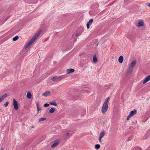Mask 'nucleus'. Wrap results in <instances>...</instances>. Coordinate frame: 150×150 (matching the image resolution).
<instances>
[{"label":"nucleus","instance_id":"5701e85b","mask_svg":"<svg viewBox=\"0 0 150 150\" xmlns=\"http://www.w3.org/2000/svg\"><path fill=\"white\" fill-rule=\"evenodd\" d=\"M18 38L19 37L18 36H16L13 38V41H16L18 39Z\"/></svg>","mask_w":150,"mask_h":150},{"label":"nucleus","instance_id":"f257e3e1","mask_svg":"<svg viewBox=\"0 0 150 150\" xmlns=\"http://www.w3.org/2000/svg\"><path fill=\"white\" fill-rule=\"evenodd\" d=\"M42 30H40L37 32L35 35L25 45V49L27 48L28 47L30 46L37 39L39 36L40 35L41 33Z\"/></svg>","mask_w":150,"mask_h":150},{"label":"nucleus","instance_id":"423d86ee","mask_svg":"<svg viewBox=\"0 0 150 150\" xmlns=\"http://www.w3.org/2000/svg\"><path fill=\"white\" fill-rule=\"evenodd\" d=\"M13 101L14 108L15 110H17L18 108L17 102L16 100L15 99H13Z\"/></svg>","mask_w":150,"mask_h":150},{"label":"nucleus","instance_id":"2eb2a0df","mask_svg":"<svg viewBox=\"0 0 150 150\" xmlns=\"http://www.w3.org/2000/svg\"><path fill=\"white\" fill-rule=\"evenodd\" d=\"M39 103L38 102L36 103V106L37 108V110L38 111V112H37V114H38L39 113V111H40L41 109V108L39 106Z\"/></svg>","mask_w":150,"mask_h":150},{"label":"nucleus","instance_id":"7ed1b4c3","mask_svg":"<svg viewBox=\"0 0 150 150\" xmlns=\"http://www.w3.org/2000/svg\"><path fill=\"white\" fill-rule=\"evenodd\" d=\"M137 112V111L135 110L131 111L127 117V120H128L132 116H133L134 114H136Z\"/></svg>","mask_w":150,"mask_h":150},{"label":"nucleus","instance_id":"2f4dec72","mask_svg":"<svg viewBox=\"0 0 150 150\" xmlns=\"http://www.w3.org/2000/svg\"><path fill=\"white\" fill-rule=\"evenodd\" d=\"M98 44L96 45V47H97V46H98Z\"/></svg>","mask_w":150,"mask_h":150},{"label":"nucleus","instance_id":"72a5a7b5","mask_svg":"<svg viewBox=\"0 0 150 150\" xmlns=\"http://www.w3.org/2000/svg\"><path fill=\"white\" fill-rule=\"evenodd\" d=\"M148 136V135H147V134H146V136Z\"/></svg>","mask_w":150,"mask_h":150},{"label":"nucleus","instance_id":"c756f323","mask_svg":"<svg viewBox=\"0 0 150 150\" xmlns=\"http://www.w3.org/2000/svg\"><path fill=\"white\" fill-rule=\"evenodd\" d=\"M69 134V133H66V135L67 136H68Z\"/></svg>","mask_w":150,"mask_h":150},{"label":"nucleus","instance_id":"9b49d317","mask_svg":"<svg viewBox=\"0 0 150 150\" xmlns=\"http://www.w3.org/2000/svg\"><path fill=\"white\" fill-rule=\"evenodd\" d=\"M74 70L73 69H67L66 73L67 74H69L70 73H73L74 72Z\"/></svg>","mask_w":150,"mask_h":150},{"label":"nucleus","instance_id":"473e14b6","mask_svg":"<svg viewBox=\"0 0 150 150\" xmlns=\"http://www.w3.org/2000/svg\"><path fill=\"white\" fill-rule=\"evenodd\" d=\"M148 6L150 7V3L149 4Z\"/></svg>","mask_w":150,"mask_h":150},{"label":"nucleus","instance_id":"39448f33","mask_svg":"<svg viewBox=\"0 0 150 150\" xmlns=\"http://www.w3.org/2000/svg\"><path fill=\"white\" fill-rule=\"evenodd\" d=\"M60 141L59 140H57L54 141L53 143L51 145L52 148H54L58 145Z\"/></svg>","mask_w":150,"mask_h":150},{"label":"nucleus","instance_id":"393cba45","mask_svg":"<svg viewBox=\"0 0 150 150\" xmlns=\"http://www.w3.org/2000/svg\"><path fill=\"white\" fill-rule=\"evenodd\" d=\"M9 102L8 101L6 102L4 104V105L5 107H6L8 105V104Z\"/></svg>","mask_w":150,"mask_h":150},{"label":"nucleus","instance_id":"4be33fe9","mask_svg":"<svg viewBox=\"0 0 150 150\" xmlns=\"http://www.w3.org/2000/svg\"><path fill=\"white\" fill-rule=\"evenodd\" d=\"M100 147V145L99 144H96L95 146V148L96 149H98Z\"/></svg>","mask_w":150,"mask_h":150},{"label":"nucleus","instance_id":"0eeeda50","mask_svg":"<svg viewBox=\"0 0 150 150\" xmlns=\"http://www.w3.org/2000/svg\"><path fill=\"white\" fill-rule=\"evenodd\" d=\"M93 22V19H91L87 23L86 26L87 28L89 29L90 28V25H91Z\"/></svg>","mask_w":150,"mask_h":150},{"label":"nucleus","instance_id":"cd10ccee","mask_svg":"<svg viewBox=\"0 0 150 150\" xmlns=\"http://www.w3.org/2000/svg\"><path fill=\"white\" fill-rule=\"evenodd\" d=\"M101 139H100V137H99V142L100 143H101V142H102V141H101Z\"/></svg>","mask_w":150,"mask_h":150},{"label":"nucleus","instance_id":"dca6fc26","mask_svg":"<svg viewBox=\"0 0 150 150\" xmlns=\"http://www.w3.org/2000/svg\"><path fill=\"white\" fill-rule=\"evenodd\" d=\"M123 61V57L122 56L120 57L118 59V61L120 63H122Z\"/></svg>","mask_w":150,"mask_h":150},{"label":"nucleus","instance_id":"a878e982","mask_svg":"<svg viewBox=\"0 0 150 150\" xmlns=\"http://www.w3.org/2000/svg\"><path fill=\"white\" fill-rule=\"evenodd\" d=\"M49 106V104L47 103L44 104V106L45 107H48Z\"/></svg>","mask_w":150,"mask_h":150},{"label":"nucleus","instance_id":"f03ea898","mask_svg":"<svg viewBox=\"0 0 150 150\" xmlns=\"http://www.w3.org/2000/svg\"><path fill=\"white\" fill-rule=\"evenodd\" d=\"M110 99L109 97L107 98L105 100L101 108V112L103 114H104L107 110L108 108V104L109 100Z\"/></svg>","mask_w":150,"mask_h":150},{"label":"nucleus","instance_id":"7c9ffc66","mask_svg":"<svg viewBox=\"0 0 150 150\" xmlns=\"http://www.w3.org/2000/svg\"><path fill=\"white\" fill-rule=\"evenodd\" d=\"M0 150H4V148H1Z\"/></svg>","mask_w":150,"mask_h":150},{"label":"nucleus","instance_id":"b1692460","mask_svg":"<svg viewBox=\"0 0 150 150\" xmlns=\"http://www.w3.org/2000/svg\"><path fill=\"white\" fill-rule=\"evenodd\" d=\"M46 119V118H42L39 119V122H40L41 121H43Z\"/></svg>","mask_w":150,"mask_h":150},{"label":"nucleus","instance_id":"4468645a","mask_svg":"<svg viewBox=\"0 0 150 150\" xmlns=\"http://www.w3.org/2000/svg\"><path fill=\"white\" fill-rule=\"evenodd\" d=\"M50 94V92L49 91H47L43 93L42 95L45 96H49Z\"/></svg>","mask_w":150,"mask_h":150},{"label":"nucleus","instance_id":"ddd939ff","mask_svg":"<svg viewBox=\"0 0 150 150\" xmlns=\"http://www.w3.org/2000/svg\"><path fill=\"white\" fill-rule=\"evenodd\" d=\"M134 68L129 67V68L127 71V74H130L133 71Z\"/></svg>","mask_w":150,"mask_h":150},{"label":"nucleus","instance_id":"6ab92c4d","mask_svg":"<svg viewBox=\"0 0 150 150\" xmlns=\"http://www.w3.org/2000/svg\"><path fill=\"white\" fill-rule=\"evenodd\" d=\"M55 110V109L54 108H52L49 110V112L50 113H52Z\"/></svg>","mask_w":150,"mask_h":150},{"label":"nucleus","instance_id":"a211bd4d","mask_svg":"<svg viewBox=\"0 0 150 150\" xmlns=\"http://www.w3.org/2000/svg\"><path fill=\"white\" fill-rule=\"evenodd\" d=\"M93 62L95 63L97 62V59L96 55L93 56Z\"/></svg>","mask_w":150,"mask_h":150},{"label":"nucleus","instance_id":"f704fd0d","mask_svg":"<svg viewBox=\"0 0 150 150\" xmlns=\"http://www.w3.org/2000/svg\"><path fill=\"white\" fill-rule=\"evenodd\" d=\"M86 112L85 111V114H86Z\"/></svg>","mask_w":150,"mask_h":150},{"label":"nucleus","instance_id":"c9c22d12","mask_svg":"<svg viewBox=\"0 0 150 150\" xmlns=\"http://www.w3.org/2000/svg\"><path fill=\"white\" fill-rule=\"evenodd\" d=\"M149 150H150V149Z\"/></svg>","mask_w":150,"mask_h":150},{"label":"nucleus","instance_id":"aec40b11","mask_svg":"<svg viewBox=\"0 0 150 150\" xmlns=\"http://www.w3.org/2000/svg\"><path fill=\"white\" fill-rule=\"evenodd\" d=\"M31 95L30 93L29 92H28L27 94V98L29 99H30L31 97Z\"/></svg>","mask_w":150,"mask_h":150},{"label":"nucleus","instance_id":"f3484780","mask_svg":"<svg viewBox=\"0 0 150 150\" xmlns=\"http://www.w3.org/2000/svg\"><path fill=\"white\" fill-rule=\"evenodd\" d=\"M144 25V23L142 21H139L137 23V26L140 27Z\"/></svg>","mask_w":150,"mask_h":150},{"label":"nucleus","instance_id":"bb28decb","mask_svg":"<svg viewBox=\"0 0 150 150\" xmlns=\"http://www.w3.org/2000/svg\"><path fill=\"white\" fill-rule=\"evenodd\" d=\"M148 137V136H144V138H143V139H146Z\"/></svg>","mask_w":150,"mask_h":150},{"label":"nucleus","instance_id":"9d476101","mask_svg":"<svg viewBox=\"0 0 150 150\" xmlns=\"http://www.w3.org/2000/svg\"><path fill=\"white\" fill-rule=\"evenodd\" d=\"M7 96V94H5L2 96L0 97V103L1 102L2 100L6 98Z\"/></svg>","mask_w":150,"mask_h":150},{"label":"nucleus","instance_id":"20e7f679","mask_svg":"<svg viewBox=\"0 0 150 150\" xmlns=\"http://www.w3.org/2000/svg\"><path fill=\"white\" fill-rule=\"evenodd\" d=\"M63 79V78L62 77V76H54L51 78V80L52 81H60Z\"/></svg>","mask_w":150,"mask_h":150},{"label":"nucleus","instance_id":"412c9836","mask_svg":"<svg viewBox=\"0 0 150 150\" xmlns=\"http://www.w3.org/2000/svg\"><path fill=\"white\" fill-rule=\"evenodd\" d=\"M50 104L51 105H54V106H56L57 105V104L54 101L53 102H50Z\"/></svg>","mask_w":150,"mask_h":150},{"label":"nucleus","instance_id":"f8f14e48","mask_svg":"<svg viewBox=\"0 0 150 150\" xmlns=\"http://www.w3.org/2000/svg\"><path fill=\"white\" fill-rule=\"evenodd\" d=\"M105 134V132L104 131L102 130L100 133V135L99 137L100 139H102Z\"/></svg>","mask_w":150,"mask_h":150},{"label":"nucleus","instance_id":"6e6552de","mask_svg":"<svg viewBox=\"0 0 150 150\" xmlns=\"http://www.w3.org/2000/svg\"><path fill=\"white\" fill-rule=\"evenodd\" d=\"M136 64V62L135 60H133L129 65V67L134 68Z\"/></svg>","mask_w":150,"mask_h":150},{"label":"nucleus","instance_id":"c85d7f7f","mask_svg":"<svg viewBox=\"0 0 150 150\" xmlns=\"http://www.w3.org/2000/svg\"><path fill=\"white\" fill-rule=\"evenodd\" d=\"M80 35V34H79L78 33H77L76 34V36H79Z\"/></svg>","mask_w":150,"mask_h":150},{"label":"nucleus","instance_id":"1a4fd4ad","mask_svg":"<svg viewBox=\"0 0 150 150\" xmlns=\"http://www.w3.org/2000/svg\"><path fill=\"white\" fill-rule=\"evenodd\" d=\"M150 80V75L147 76L143 82V84H144Z\"/></svg>","mask_w":150,"mask_h":150}]
</instances>
